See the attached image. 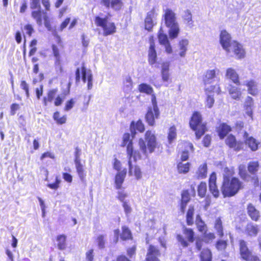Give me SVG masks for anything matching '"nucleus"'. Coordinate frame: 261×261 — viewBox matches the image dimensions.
Listing matches in <instances>:
<instances>
[{
    "instance_id": "1",
    "label": "nucleus",
    "mask_w": 261,
    "mask_h": 261,
    "mask_svg": "<svg viewBox=\"0 0 261 261\" xmlns=\"http://www.w3.org/2000/svg\"><path fill=\"white\" fill-rule=\"evenodd\" d=\"M243 188V183L238 178L230 179L226 175H224L221 190L224 197L234 196Z\"/></svg>"
},
{
    "instance_id": "2",
    "label": "nucleus",
    "mask_w": 261,
    "mask_h": 261,
    "mask_svg": "<svg viewBox=\"0 0 261 261\" xmlns=\"http://www.w3.org/2000/svg\"><path fill=\"white\" fill-rule=\"evenodd\" d=\"M163 18L165 25L169 28V36L171 39L176 38L179 33V27L176 20V14L169 8L164 10Z\"/></svg>"
},
{
    "instance_id": "3",
    "label": "nucleus",
    "mask_w": 261,
    "mask_h": 261,
    "mask_svg": "<svg viewBox=\"0 0 261 261\" xmlns=\"http://www.w3.org/2000/svg\"><path fill=\"white\" fill-rule=\"evenodd\" d=\"M145 140L147 143V148L145 142L142 139H140L139 141L140 151L145 156L147 155V149L149 153H152L157 146L156 137L154 134L151 131H147L145 134Z\"/></svg>"
},
{
    "instance_id": "4",
    "label": "nucleus",
    "mask_w": 261,
    "mask_h": 261,
    "mask_svg": "<svg viewBox=\"0 0 261 261\" xmlns=\"http://www.w3.org/2000/svg\"><path fill=\"white\" fill-rule=\"evenodd\" d=\"M191 128L195 131L196 138L199 139L206 130L205 125L202 123L201 115L198 112H195L190 122Z\"/></svg>"
},
{
    "instance_id": "5",
    "label": "nucleus",
    "mask_w": 261,
    "mask_h": 261,
    "mask_svg": "<svg viewBox=\"0 0 261 261\" xmlns=\"http://www.w3.org/2000/svg\"><path fill=\"white\" fill-rule=\"evenodd\" d=\"M219 72V69L217 68L206 71L203 80L206 91H216L218 94L221 92V89L219 85L216 86L209 85L212 83L213 79L216 77L217 74H218Z\"/></svg>"
},
{
    "instance_id": "6",
    "label": "nucleus",
    "mask_w": 261,
    "mask_h": 261,
    "mask_svg": "<svg viewBox=\"0 0 261 261\" xmlns=\"http://www.w3.org/2000/svg\"><path fill=\"white\" fill-rule=\"evenodd\" d=\"M95 21L97 26L101 27L103 29L104 36H107L116 32V28L114 23L108 21L107 17L102 18L97 16Z\"/></svg>"
},
{
    "instance_id": "7",
    "label": "nucleus",
    "mask_w": 261,
    "mask_h": 261,
    "mask_svg": "<svg viewBox=\"0 0 261 261\" xmlns=\"http://www.w3.org/2000/svg\"><path fill=\"white\" fill-rule=\"evenodd\" d=\"M152 102L153 108L148 109L145 118L148 124L149 125L153 126L154 124V119L159 118L160 112L154 95L152 97Z\"/></svg>"
},
{
    "instance_id": "8",
    "label": "nucleus",
    "mask_w": 261,
    "mask_h": 261,
    "mask_svg": "<svg viewBox=\"0 0 261 261\" xmlns=\"http://www.w3.org/2000/svg\"><path fill=\"white\" fill-rule=\"evenodd\" d=\"M231 37L230 35L226 31H221L220 34V42L223 48L228 54L230 53Z\"/></svg>"
},
{
    "instance_id": "9",
    "label": "nucleus",
    "mask_w": 261,
    "mask_h": 261,
    "mask_svg": "<svg viewBox=\"0 0 261 261\" xmlns=\"http://www.w3.org/2000/svg\"><path fill=\"white\" fill-rule=\"evenodd\" d=\"M230 53H233L236 58L238 59H243L245 57L246 51L243 45L236 41L231 43L230 46Z\"/></svg>"
},
{
    "instance_id": "10",
    "label": "nucleus",
    "mask_w": 261,
    "mask_h": 261,
    "mask_svg": "<svg viewBox=\"0 0 261 261\" xmlns=\"http://www.w3.org/2000/svg\"><path fill=\"white\" fill-rule=\"evenodd\" d=\"M158 39L160 44L164 46L166 52L168 54H171L172 52L171 46L169 42L167 36L163 33L162 28L160 29L159 32Z\"/></svg>"
},
{
    "instance_id": "11",
    "label": "nucleus",
    "mask_w": 261,
    "mask_h": 261,
    "mask_svg": "<svg viewBox=\"0 0 261 261\" xmlns=\"http://www.w3.org/2000/svg\"><path fill=\"white\" fill-rule=\"evenodd\" d=\"M155 14L154 9H152L151 11H149L145 19V28L148 31H151L153 27L155 25Z\"/></svg>"
},
{
    "instance_id": "12",
    "label": "nucleus",
    "mask_w": 261,
    "mask_h": 261,
    "mask_svg": "<svg viewBox=\"0 0 261 261\" xmlns=\"http://www.w3.org/2000/svg\"><path fill=\"white\" fill-rule=\"evenodd\" d=\"M101 3L107 8H111L115 11L120 10L123 5L122 0H102Z\"/></svg>"
},
{
    "instance_id": "13",
    "label": "nucleus",
    "mask_w": 261,
    "mask_h": 261,
    "mask_svg": "<svg viewBox=\"0 0 261 261\" xmlns=\"http://www.w3.org/2000/svg\"><path fill=\"white\" fill-rule=\"evenodd\" d=\"M128 165L129 175H134L137 179H140L142 177V172L139 166L137 165L134 166L130 160H128Z\"/></svg>"
},
{
    "instance_id": "14",
    "label": "nucleus",
    "mask_w": 261,
    "mask_h": 261,
    "mask_svg": "<svg viewBox=\"0 0 261 261\" xmlns=\"http://www.w3.org/2000/svg\"><path fill=\"white\" fill-rule=\"evenodd\" d=\"M157 59L156 53L155 49V44L151 38L150 39V46L148 50V62L150 65L156 63Z\"/></svg>"
},
{
    "instance_id": "15",
    "label": "nucleus",
    "mask_w": 261,
    "mask_h": 261,
    "mask_svg": "<svg viewBox=\"0 0 261 261\" xmlns=\"http://www.w3.org/2000/svg\"><path fill=\"white\" fill-rule=\"evenodd\" d=\"M160 254L159 250L154 246L150 245L147 253L146 261H159L157 257Z\"/></svg>"
},
{
    "instance_id": "16",
    "label": "nucleus",
    "mask_w": 261,
    "mask_h": 261,
    "mask_svg": "<svg viewBox=\"0 0 261 261\" xmlns=\"http://www.w3.org/2000/svg\"><path fill=\"white\" fill-rule=\"evenodd\" d=\"M243 138L246 144L248 146L252 151H256L258 149V143L254 138L249 137L246 132H244Z\"/></svg>"
},
{
    "instance_id": "17",
    "label": "nucleus",
    "mask_w": 261,
    "mask_h": 261,
    "mask_svg": "<svg viewBox=\"0 0 261 261\" xmlns=\"http://www.w3.org/2000/svg\"><path fill=\"white\" fill-rule=\"evenodd\" d=\"M225 77L230 80L234 84L240 85L239 75L236 71L232 68H228L226 70Z\"/></svg>"
},
{
    "instance_id": "18",
    "label": "nucleus",
    "mask_w": 261,
    "mask_h": 261,
    "mask_svg": "<svg viewBox=\"0 0 261 261\" xmlns=\"http://www.w3.org/2000/svg\"><path fill=\"white\" fill-rule=\"evenodd\" d=\"M169 67V62H164L162 64L161 76L162 81L164 82H168L171 80Z\"/></svg>"
},
{
    "instance_id": "19",
    "label": "nucleus",
    "mask_w": 261,
    "mask_h": 261,
    "mask_svg": "<svg viewBox=\"0 0 261 261\" xmlns=\"http://www.w3.org/2000/svg\"><path fill=\"white\" fill-rule=\"evenodd\" d=\"M240 252L241 257L245 260L252 254L248 248L246 243L243 240L240 241Z\"/></svg>"
},
{
    "instance_id": "20",
    "label": "nucleus",
    "mask_w": 261,
    "mask_h": 261,
    "mask_svg": "<svg viewBox=\"0 0 261 261\" xmlns=\"http://www.w3.org/2000/svg\"><path fill=\"white\" fill-rule=\"evenodd\" d=\"M247 214L251 219L255 221H257L260 217L259 212L251 203H249L247 207Z\"/></svg>"
},
{
    "instance_id": "21",
    "label": "nucleus",
    "mask_w": 261,
    "mask_h": 261,
    "mask_svg": "<svg viewBox=\"0 0 261 261\" xmlns=\"http://www.w3.org/2000/svg\"><path fill=\"white\" fill-rule=\"evenodd\" d=\"M126 174V169H124L122 171L119 172L115 176V185L116 189H119L121 187Z\"/></svg>"
},
{
    "instance_id": "22",
    "label": "nucleus",
    "mask_w": 261,
    "mask_h": 261,
    "mask_svg": "<svg viewBox=\"0 0 261 261\" xmlns=\"http://www.w3.org/2000/svg\"><path fill=\"white\" fill-rule=\"evenodd\" d=\"M181 17L185 23H186L187 26L190 28H192L193 27L192 14L189 10H186L184 11Z\"/></svg>"
},
{
    "instance_id": "23",
    "label": "nucleus",
    "mask_w": 261,
    "mask_h": 261,
    "mask_svg": "<svg viewBox=\"0 0 261 261\" xmlns=\"http://www.w3.org/2000/svg\"><path fill=\"white\" fill-rule=\"evenodd\" d=\"M207 175V164L203 163L200 165L196 172L195 177L197 179H203L206 177Z\"/></svg>"
},
{
    "instance_id": "24",
    "label": "nucleus",
    "mask_w": 261,
    "mask_h": 261,
    "mask_svg": "<svg viewBox=\"0 0 261 261\" xmlns=\"http://www.w3.org/2000/svg\"><path fill=\"white\" fill-rule=\"evenodd\" d=\"M229 94L231 97L235 100H240L242 95V92L240 88L231 86L228 90Z\"/></svg>"
},
{
    "instance_id": "25",
    "label": "nucleus",
    "mask_w": 261,
    "mask_h": 261,
    "mask_svg": "<svg viewBox=\"0 0 261 261\" xmlns=\"http://www.w3.org/2000/svg\"><path fill=\"white\" fill-rule=\"evenodd\" d=\"M74 164L76 172L80 179L82 181H84L86 176V173L84 170L83 165L82 164L81 162H75Z\"/></svg>"
},
{
    "instance_id": "26",
    "label": "nucleus",
    "mask_w": 261,
    "mask_h": 261,
    "mask_svg": "<svg viewBox=\"0 0 261 261\" xmlns=\"http://www.w3.org/2000/svg\"><path fill=\"white\" fill-rule=\"evenodd\" d=\"M248 87V92L252 95H255L257 93V84L253 80H250L243 84Z\"/></svg>"
},
{
    "instance_id": "27",
    "label": "nucleus",
    "mask_w": 261,
    "mask_h": 261,
    "mask_svg": "<svg viewBox=\"0 0 261 261\" xmlns=\"http://www.w3.org/2000/svg\"><path fill=\"white\" fill-rule=\"evenodd\" d=\"M245 231L250 236H255L258 233V229L256 225L249 223L246 225Z\"/></svg>"
},
{
    "instance_id": "28",
    "label": "nucleus",
    "mask_w": 261,
    "mask_h": 261,
    "mask_svg": "<svg viewBox=\"0 0 261 261\" xmlns=\"http://www.w3.org/2000/svg\"><path fill=\"white\" fill-rule=\"evenodd\" d=\"M231 130L230 127L225 123L221 124L218 128V133L220 137L223 138Z\"/></svg>"
},
{
    "instance_id": "29",
    "label": "nucleus",
    "mask_w": 261,
    "mask_h": 261,
    "mask_svg": "<svg viewBox=\"0 0 261 261\" xmlns=\"http://www.w3.org/2000/svg\"><path fill=\"white\" fill-rule=\"evenodd\" d=\"M189 44V41L187 39H182L179 42V47L180 52L179 55L181 57H184L186 55L187 50V46Z\"/></svg>"
},
{
    "instance_id": "30",
    "label": "nucleus",
    "mask_w": 261,
    "mask_h": 261,
    "mask_svg": "<svg viewBox=\"0 0 261 261\" xmlns=\"http://www.w3.org/2000/svg\"><path fill=\"white\" fill-rule=\"evenodd\" d=\"M42 12L41 9L33 11L31 13L32 17L36 20L37 24L39 25L42 24Z\"/></svg>"
},
{
    "instance_id": "31",
    "label": "nucleus",
    "mask_w": 261,
    "mask_h": 261,
    "mask_svg": "<svg viewBox=\"0 0 261 261\" xmlns=\"http://www.w3.org/2000/svg\"><path fill=\"white\" fill-rule=\"evenodd\" d=\"M132 137H134L135 135V130H138L140 132H143L144 130V126L143 123L139 120L136 124H132L130 127Z\"/></svg>"
},
{
    "instance_id": "32",
    "label": "nucleus",
    "mask_w": 261,
    "mask_h": 261,
    "mask_svg": "<svg viewBox=\"0 0 261 261\" xmlns=\"http://www.w3.org/2000/svg\"><path fill=\"white\" fill-rule=\"evenodd\" d=\"M194 208L193 206L190 205L186 215V221L188 225H192L194 223L193 215Z\"/></svg>"
},
{
    "instance_id": "33",
    "label": "nucleus",
    "mask_w": 261,
    "mask_h": 261,
    "mask_svg": "<svg viewBox=\"0 0 261 261\" xmlns=\"http://www.w3.org/2000/svg\"><path fill=\"white\" fill-rule=\"evenodd\" d=\"M226 144L230 148H233L235 150H239V147L237 146L235 137L232 135H229L226 139Z\"/></svg>"
},
{
    "instance_id": "34",
    "label": "nucleus",
    "mask_w": 261,
    "mask_h": 261,
    "mask_svg": "<svg viewBox=\"0 0 261 261\" xmlns=\"http://www.w3.org/2000/svg\"><path fill=\"white\" fill-rule=\"evenodd\" d=\"M215 229L216 230L218 234L220 237H222L223 236L222 222L220 218L217 219L215 221Z\"/></svg>"
},
{
    "instance_id": "35",
    "label": "nucleus",
    "mask_w": 261,
    "mask_h": 261,
    "mask_svg": "<svg viewBox=\"0 0 261 261\" xmlns=\"http://www.w3.org/2000/svg\"><path fill=\"white\" fill-rule=\"evenodd\" d=\"M201 261H211L212 259V253L208 249H204L200 254Z\"/></svg>"
},
{
    "instance_id": "36",
    "label": "nucleus",
    "mask_w": 261,
    "mask_h": 261,
    "mask_svg": "<svg viewBox=\"0 0 261 261\" xmlns=\"http://www.w3.org/2000/svg\"><path fill=\"white\" fill-rule=\"evenodd\" d=\"M196 224L198 230L201 232L205 231L206 226L204 222L202 220L200 216L197 215L196 218Z\"/></svg>"
},
{
    "instance_id": "37",
    "label": "nucleus",
    "mask_w": 261,
    "mask_h": 261,
    "mask_svg": "<svg viewBox=\"0 0 261 261\" xmlns=\"http://www.w3.org/2000/svg\"><path fill=\"white\" fill-rule=\"evenodd\" d=\"M139 90L141 92L145 93L147 94H151L153 92L152 88L146 84L140 85L139 86Z\"/></svg>"
},
{
    "instance_id": "38",
    "label": "nucleus",
    "mask_w": 261,
    "mask_h": 261,
    "mask_svg": "<svg viewBox=\"0 0 261 261\" xmlns=\"http://www.w3.org/2000/svg\"><path fill=\"white\" fill-rule=\"evenodd\" d=\"M190 168V163H179L177 165L178 171L179 173H187Z\"/></svg>"
},
{
    "instance_id": "39",
    "label": "nucleus",
    "mask_w": 261,
    "mask_h": 261,
    "mask_svg": "<svg viewBox=\"0 0 261 261\" xmlns=\"http://www.w3.org/2000/svg\"><path fill=\"white\" fill-rule=\"evenodd\" d=\"M183 233L189 242H193L194 241V232L192 229L184 227Z\"/></svg>"
},
{
    "instance_id": "40",
    "label": "nucleus",
    "mask_w": 261,
    "mask_h": 261,
    "mask_svg": "<svg viewBox=\"0 0 261 261\" xmlns=\"http://www.w3.org/2000/svg\"><path fill=\"white\" fill-rule=\"evenodd\" d=\"M58 246L59 249L64 250L66 248V236L65 235L59 236L57 238Z\"/></svg>"
},
{
    "instance_id": "41",
    "label": "nucleus",
    "mask_w": 261,
    "mask_h": 261,
    "mask_svg": "<svg viewBox=\"0 0 261 261\" xmlns=\"http://www.w3.org/2000/svg\"><path fill=\"white\" fill-rule=\"evenodd\" d=\"M82 80L85 83L86 77L87 76L88 82L91 81L92 82V75L91 73V71L89 70L87 72V70L84 66H83L82 68Z\"/></svg>"
},
{
    "instance_id": "42",
    "label": "nucleus",
    "mask_w": 261,
    "mask_h": 261,
    "mask_svg": "<svg viewBox=\"0 0 261 261\" xmlns=\"http://www.w3.org/2000/svg\"><path fill=\"white\" fill-rule=\"evenodd\" d=\"M136 152H135L134 154L133 147L132 145V142H129L127 146V156L128 157V160L132 161V158H133L134 160H136Z\"/></svg>"
},
{
    "instance_id": "43",
    "label": "nucleus",
    "mask_w": 261,
    "mask_h": 261,
    "mask_svg": "<svg viewBox=\"0 0 261 261\" xmlns=\"http://www.w3.org/2000/svg\"><path fill=\"white\" fill-rule=\"evenodd\" d=\"M207 190V186L205 182H201L198 187V195L201 197L205 196Z\"/></svg>"
},
{
    "instance_id": "44",
    "label": "nucleus",
    "mask_w": 261,
    "mask_h": 261,
    "mask_svg": "<svg viewBox=\"0 0 261 261\" xmlns=\"http://www.w3.org/2000/svg\"><path fill=\"white\" fill-rule=\"evenodd\" d=\"M53 118L57 123L60 124H64L66 121V117L65 116H63L60 117L59 112H56L54 113Z\"/></svg>"
},
{
    "instance_id": "45",
    "label": "nucleus",
    "mask_w": 261,
    "mask_h": 261,
    "mask_svg": "<svg viewBox=\"0 0 261 261\" xmlns=\"http://www.w3.org/2000/svg\"><path fill=\"white\" fill-rule=\"evenodd\" d=\"M57 92V90L56 89H53L48 92L47 97H44L43 99V102L45 106L47 105V100L51 101L53 100Z\"/></svg>"
},
{
    "instance_id": "46",
    "label": "nucleus",
    "mask_w": 261,
    "mask_h": 261,
    "mask_svg": "<svg viewBox=\"0 0 261 261\" xmlns=\"http://www.w3.org/2000/svg\"><path fill=\"white\" fill-rule=\"evenodd\" d=\"M176 136V128L174 126H172L170 128L168 139L169 143H171L173 140H174Z\"/></svg>"
},
{
    "instance_id": "47",
    "label": "nucleus",
    "mask_w": 261,
    "mask_h": 261,
    "mask_svg": "<svg viewBox=\"0 0 261 261\" xmlns=\"http://www.w3.org/2000/svg\"><path fill=\"white\" fill-rule=\"evenodd\" d=\"M121 238L123 240L131 238V233L127 227L125 226L122 227V233Z\"/></svg>"
},
{
    "instance_id": "48",
    "label": "nucleus",
    "mask_w": 261,
    "mask_h": 261,
    "mask_svg": "<svg viewBox=\"0 0 261 261\" xmlns=\"http://www.w3.org/2000/svg\"><path fill=\"white\" fill-rule=\"evenodd\" d=\"M258 164L257 162L250 163L248 165V170L251 173H254L258 170Z\"/></svg>"
},
{
    "instance_id": "49",
    "label": "nucleus",
    "mask_w": 261,
    "mask_h": 261,
    "mask_svg": "<svg viewBox=\"0 0 261 261\" xmlns=\"http://www.w3.org/2000/svg\"><path fill=\"white\" fill-rule=\"evenodd\" d=\"M124 85L126 90H130L133 87V82L130 76H127L124 81Z\"/></svg>"
},
{
    "instance_id": "50",
    "label": "nucleus",
    "mask_w": 261,
    "mask_h": 261,
    "mask_svg": "<svg viewBox=\"0 0 261 261\" xmlns=\"http://www.w3.org/2000/svg\"><path fill=\"white\" fill-rule=\"evenodd\" d=\"M210 191L215 198H218L219 196V191L216 186V184L209 185Z\"/></svg>"
},
{
    "instance_id": "51",
    "label": "nucleus",
    "mask_w": 261,
    "mask_h": 261,
    "mask_svg": "<svg viewBox=\"0 0 261 261\" xmlns=\"http://www.w3.org/2000/svg\"><path fill=\"white\" fill-rule=\"evenodd\" d=\"M106 235L101 234L98 236L97 238V243L99 248H103L105 244Z\"/></svg>"
},
{
    "instance_id": "52",
    "label": "nucleus",
    "mask_w": 261,
    "mask_h": 261,
    "mask_svg": "<svg viewBox=\"0 0 261 261\" xmlns=\"http://www.w3.org/2000/svg\"><path fill=\"white\" fill-rule=\"evenodd\" d=\"M239 175L243 179L245 180H248L249 176L245 171V167L243 165L239 166Z\"/></svg>"
},
{
    "instance_id": "53",
    "label": "nucleus",
    "mask_w": 261,
    "mask_h": 261,
    "mask_svg": "<svg viewBox=\"0 0 261 261\" xmlns=\"http://www.w3.org/2000/svg\"><path fill=\"white\" fill-rule=\"evenodd\" d=\"M252 106V98L250 97H247L245 102V106L246 107V110L248 114H250L251 112V107Z\"/></svg>"
},
{
    "instance_id": "54",
    "label": "nucleus",
    "mask_w": 261,
    "mask_h": 261,
    "mask_svg": "<svg viewBox=\"0 0 261 261\" xmlns=\"http://www.w3.org/2000/svg\"><path fill=\"white\" fill-rule=\"evenodd\" d=\"M43 14H44V15H43V20H44V24L48 31H51V25L50 24L49 18L47 16L46 12L43 13Z\"/></svg>"
},
{
    "instance_id": "55",
    "label": "nucleus",
    "mask_w": 261,
    "mask_h": 261,
    "mask_svg": "<svg viewBox=\"0 0 261 261\" xmlns=\"http://www.w3.org/2000/svg\"><path fill=\"white\" fill-rule=\"evenodd\" d=\"M227 246V242L223 240L218 241L216 244V247L219 250H224Z\"/></svg>"
},
{
    "instance_id": "56",
    "label": "nucleus",
    "mask_w": 261,
    "mask_h": 261,
    "mask_svg": "<svg viewBox=\"0 0 261 261\" xmlns=\"http://www.w3.org/2000/svg\"><path fill=\"white\" fill-rule=\"evenodd\" d=\"M30 8L32 9H41L40 0H30Z\"/></svg>"
},
{
    "instance_id": "57",
    "label": "nucleus",
    "mask_w": 261,
    "mask_h": 261,
    "mask_svg": "<svg viewBox=\"0 0 261 261\" xmlns=\"http://www.w3.org/2000/svg\"><path fill=\"white\" fill-rule=\"evenodd\" d=\"M214 101L215 100L213 96L207 95L206 100V105L208 108H211L213 107Z\"/></svg>"
},
{
    "instance_id": "58",
    "label": "nucleus",
    "mask_w": 261,
    "mask_h": 261,
    "mask_svg": "<svg viewBox=\"0 0 261 261\" xmlns=\"http://www.w3.org/2000/svg\"><path fill=\"white\" fill-rule=\"evenodd\" d=\"M75 101L73 100V99H70V100L66 102L65 104V107L64 108V110L65 111H68L70 110H71L74 105Z\"/></svg>"
},
{
    "instance_id": "59",
    "label": "nucleus",
    "mask_w": 261,
    "mask_h": 261,
    "mask_svg": "<svg viewBox=\"0 0 261 261\" xmlns=\"http://www.w3.org/2000/svg\"><path fill=\"white\" fill-rule=\"evenodd\" d=\"M176 238L182 246L186 247L188 246V243L184 240L183 237L181 235H177Z\"/></svg>"
},
{
    "instance_id": "60",
    "label": "nucleus",
    "mask_w": 261,
    "mask_h": 261,
    "mask_svg": "<svg viewBox=\"0 0 261 261\" xmlns=\"http://www.w3.org/2000/svg\"><path fill=\"white\" fill-rule=\"evenodd\" d=\"M215 238V236L213 233L212 232H208V233H205L204 239L205 242L207 243L209 242L210 241L213 240Z\"/></svg>"
},
{
    "instance_id": "61",
    "label": "nucleus",
    "mask_w": 261,
    "mask_h": 261,
    "mask_svg": "<svg viewBox=\"0 0 261 261\" xmlns=\"http://www.w3.org/2000/svg\"><path fill=\"white\" fill-rule=\"evenodd\" d=\"M21 88L23 89L26 93V95L27 97L29 96V86L28 84L24 81H22L21 82L20 84Z\"/></svg>"
},
{
    "instance_id": "62",
    "label": "nucleus",
    "mask_w": 261,
    "mask_h": 261,
    "mask_svg": "<svg viewBox=\"0 0 261 261\" xmlns=\"http://www.w3.org/2000/svg\"><path fill=\"white\" fill-rule=\"evenodd\" d=\"M129 142H132V140H130V135L128 133L124 134L123 137V142L122 145L124 146L127 143L128 144Z\"/></svg>"
},
{
    "instance_id": "63",
    "label": "nucleus",
    "mask_w": 261,
    "mask_h": 261,
    "mask_svg": "<svg viewBox=\"0 0 261 261\" xmlns=\"http://www.w3.org/2000/svg\"><path fill=\"white\" fill-rule=\"evenodd\" d=\"M80 155H81V150L78 147H76L75 148V151L74 153V156H75L74 163L81 162Z\"/></svg>"
},
{
    "instance_id": "64",
    "label": "nucleus",
    "mask_w": 261,
    "mask_h": 261,
    "mask_svg": "<svg viewBox=\"0 0 261 261\" xmlns=\"http://www.w3.org/2000/svg\"><path fill=\"white\" fill-rule=\"evenodd\" d=\"M28 8V4L26 0H23L21 3V7L20 8V13H23L25 12Z\"/></svg>"
}]
</instances>
